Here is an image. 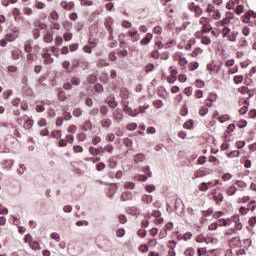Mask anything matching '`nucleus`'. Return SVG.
Masks as SVG:
<instances>
[{"label": "nucleus", "mask_w": 256, "mask_h": 256, "mask_svg": "<svg viewBox=\"0 0 256 256\" xmlns=\"http://www.w3.org/2000/svg\"><path fill=\"white\" fill-rule=\"evenodd\" d=\"M61 130H54L51 132L50 137H52V139H61Z\"/></svg>", "instance_id": "24"}, {"label": "nucleus", "mask_w": 256, "mask_h": 256, "mask_svg": "<svg viewBox=\"0 0 256 256\" xmlns=\"http://www.w3.org/2000/svg\"><path fill=\"white\" fill-rule=\"evenodd\" d=\"M237 127H239V129H245V127H247V120H240L237 122Z\"/></svg>", "instance_id": "43"}, {"label": "nucleus", "mask_w": 256, "mask_h": 256, "mask_svg": "<svg viewBox=\"0 0 256 256\" xmlns=\"http://www.w3.org/2000/svg\"><path fill=\"white\" fill-rule=\"evenodd\" d=\"M71 83L72 85H74V87H79V85H81V79L79 77H72L71 79Z\"/></svg>", "instance_id": "31"}, {"label": "nucleus", "mask_w": 256, "mask_h": 256, "mask_svg": "<svg viewBox=\"0 0 256 256\" xmlns=\"http://www.w3.org/2000/svg\"><path fill=\"white\" fill-rule=\"evenodd\" d=\"M5 39L6 41L13 42L15 39H17V36L15 34H7Z\"/></svg>", "instance_id": "51"}, {"label": "nucleus", "mask_w": 256, "mask_h": 256, "mask_svg": "<svg viewBox=\"0 0 256 256\" xmlns=\"http://www.w3.org/2000/svg\"><path fill=\"white\" fill-rule=\"evenodd\" d=\"M113 117L116 123H121V121H123V112H121V109H116L113 113Z\"/></svg>", "instance_id": "11"}, {"label": "nucleus", "mask_w": 256, "mask_h": 256, "mask_svg": "<svg viewBox=\"0 0 256 256\" xmlns=\"http://www.w3.org/2000/svg\"><path fill=\"white\" fill-rule=\"evenodd\" d=\"M35 7H36V9H45V3H43L39 0H36L35 1Z\"/></svg>", "instance_id": "52"}, {"label": "nucleus", "mask_w": 256, "mask_h": 256, "mask_svg": "<svg viewBox=\"0 0 256 256\" xmlns=\"http://www.w3.org/2000/svg\"><path fill=\"white\" fill-rule=\"evenodd\" d=\"M50 239H53V241H56V243H59L61 241V235L59 233L54 232L50 235Z\"/></svg>", "instance_id": "30"}, {"label": "nucleus", "mask_w": 256, "mask_h": 256, "mask_svg": "<svg viewBox=\"0 0 256 256\" xmlns=\"http://www.w3.org/2000/svg\"><path fill=\"white\" fill-rule=\"evenodd\" d=\"M124 105V110L126 111V113H128V115H130L131 117H137V115H139V113H141V112H139V110H137V109H132V108H129L128 106H127V104H123Z\"/></svg>", "instance_id": "12"}, {"label": "nucleus", "mask_w": 256, "mask_h": 256, "mask_svg": "<svg viewBox=\"0 0 256 256\" xmlns=\"http://www.w3.org/2000/svg\"><path fill=\"white\" fill-rule=\"evenodd\" d=\"M209 19H207L206 17H202V18H200V21H199V23H200V25H202V27H204L205 25H209L210 23H209Z\"/></svg>", "instance_id": "55"}, {"label": "nucleus", "mask_w": 256, "mask_h": 256, "mask_svg": "<svg viewBox=\"0 0 256 256\" xmlns=\"http://www.w3.org/2000/svg\"><path fill=\"white\" fill-rule=\"evenodd\" d=\"M196 241H197V243H209L207 241V238H205L203 235L197 236Z\"/></svg>", "instance_id": "54"}, {"label": "nucleus", "mask_w": 256, "mask_h": 256, "mask_svg": "<svg viewBox=\"0 0 256 256\" xmlns=\"http://www.w3.org/2000/svg\"><path fill=\"white\" fill-rule=\"evenodd\" d=\"M135 180L136 181H141L142 183H144V181H147V176H145V175H138V176H135Z\"/></svg>", "instance_id": "59"}, {"label": "nucleus", "mask_w": 256, "mask_h": 256, "mask_svg": "<svg viewBox=\"0 0 256 256\" xmlns=\"http://www.w3.org/2000/svg\"><path fill=\"white\" fill-rule=\"evenodd\" d=\"M121 201H133V192L125 191L121 195Z\"/></svg>", "instance_id": "13"}, {"label": "nucleus", "mask_w": 256, "mask_h": 256, "mask_svg": "<svg viewBox=\"0 0 256 256\" xmlns=\"http://www.w3.org/2000/svg\"><path fill=\"white\" fill-rule=\"evenodd\" d=\"M89 153H90V155H94L95 156V155H97L99 153V150L97 148L93 147V146H90Z\"/></svg>", "instance_id": "60"}, {"label": "nucleus", "mask_w": 256, "mask_h": 256, "mask_svg": "<svg viewBox=\"0 0 256 256\" xmlns=\"http://www.w3.org/2000/svg\"><path fill=\"white\" fill-rule=\"evenodd\" d=\"M217 118L220 123H225V121H229L231 119V116L229 114H224L219 116V111H214L213 113V119Z\"/></svg>", "instance_id": "3"}, {"label": "nucleus", "mask_w": 256, "mask_h": 256, "mask_svg": "<svg viewBox=\"0 0 256 256\" xmlns=\"http://www.w3.org/2000/svg\"><path fill=\"white\" fill-rule=\"evenodd\" d=\"M144 160H145V154L139 153L134 155V161H136V163H143Z\"/></svg>", "instance_id": "21"}, {"label": "nucleus", "mask_w": 256, "mask_h": 256, "mask_svg": "<svg viewBox=\"0 0 256 256\" xmlns=\"http://www.w3.org/2000/svg\"><path fill=\"white\" fill-rule=\"evenodd\" d=\"M62 27L66 30V31H71L72 28V24L69 21H64L62 23Z\"/></svg>", "instance_id": "40"}, {"label": "nucleus", "mask_w": 256, "mask_h": 256, "mask_svg": "<svg viewBox=\"0 0 256 256\" xmlns=\"http://www.w3.org/2000/svg\"><path fill=\"white\" fill-rule=\"evenodd\" d=\"M190 11H194L196 17H201L203 15V9L194 3L189 5Z\"/></svg>", "instance_id": "7"}, {"label": "nucleus", "mask_w": 256, "mask_h": 256, "mask_svg": "<svg viewBox=\"0 0 256 256\" xmlns=\"http://www.w3.org/2000/svg\"><path fill=\"white\" fill-rule=\"evenodd\" d=\"M175 247H177V242L175 240L169 241V252L168 256H175Z\"/></svg>", "instance_id": "16"}, {"label": "nucleus", "mask_w": 256, "mask_h": 256, "mask_svg": "<svg viewBox=\"0 0 256 256\" xmlns=\"http://www.w3.org/2000/svg\"><path fill=\"white\" fill-rule=\"evenodd\" d=\"M142 201H143V203H147L149 205L150 203H153V196L144 194V195H142Z\"/></svg>", "instance_id": "19"}, {"label": "nucleus", "mask_w": 256, "mask_h": 256, "mask_svg": "<svg viewBox=\"0 0 256 256\" xmlns=\"http://www.w3.org/2000/svg\"><path fill=\"white\" fill-rule=\"evenodd\" d=\"M211 187H213V182H202L199 184L198 189L199 191H209V189H211Z\"/></svg>", "instance_id": "10"}, {"label": "nucleus", "mask_w": 256, "mask_h": 256, "mask_svg": "<svg viewBox=\"0 0 256 256\" xmlns=\"http://www.w3.org/2000/svg\"><path fill=\"white\" fill-rule=\"evenodd\" d=\"M184 254H185L186 256H193V255H195V250H194L193 248H188V249L184 252Z\"/></svg>", "instance_id": "61"}, {"label": "nucleus", "mask_w": 256, "mask_h": 256, "mask_svg": "<svg viewBox=\"0 0 256 256\" xmlns=\"http://www.w3.org/2000/svg\"><path fill=\"white\" fill-rule=\"evenodd\" d=\"M153 33L155 35H161V33H163V27L161 26H156L153 28Z\"/></svg>", "instance_id": "46"}, {"label": "nucleus", "mask_w": 256, "mask_h": 256, "mask_svg": "<svg viewBox=\"0 0 256 256\" xmlns=\"http://www.w3.org/2000/svg\"><path fill=\"white\" fill-rule=\"evenodd\" d=\"M113 149L114 147L111 144L104 146V151H106L107 153H113Z\"/></svg>", "instance_id": "63"}, {"label": "nucleus", "mask_w": 256, "mask_h": 256, "mask_svg": "<svg viewBox=\"0 0 256 256\" xmlns=\"http://www.w3.org/2000/svg\"><path fill=\"white\" fill-rule=\"evenodd\" d=\"M203 53V48L196 47L193 51L192 57H197L198 55H201Z\"/></svg>", "instance_id": "38"}, {"label": "nucleus", "mask_w": 256, "mask_h": 256, "mask_svg": "<svg viewBox=\"0 0 256 256\" xmlns=\"http://www.w3.org/2000/svg\"><path fill=\"white\" fill-rule=\"evenodd\" d=\"M238 71H239V66L234 65L228 69V74L235 75V73H237Z\"/></svg>", "instance_id": "34"}, {"label": "nucleus", "mask_w": 256, "mask_h": 256, "mask_svg": "<svg viewBox=\"0 0 256 256\" xmlns=\"http://www.w3.org/2000/svg\"><path fill=\"white\" fill-rule=\"evenodd\" d=\"M123 187H124V189L133 190V189H135V183L126 181V182H124Z\"/></svg>", "instance_id": "29"}, {"label": "nucleus", "mask_w": 256, "mask_h": 256, "mask_svg": "<svg viewBox=\"0 0 256 256\" xmlns=\"http://www.w3.org/2000/svg\"><path fill=\"white\" fill-rule=\"evenodd\" d=\"M235 5H239V0L229 1L226 4L227 9H235Z\"/></svg>", "instance_id": "27"}, {"label": "nucleus", "mask_w": 256, "mask_h": 256, "mask_svg": "<svg viewBox=\"0 0 256 256\" xmlns=\"http://www.w3.org/2000/svg\"><path fill=\"white\" fill-rule=\"evenodd\" d=\"M202 45H211V39L207 36L202 37L201 39Z\"/></svg>", "instance_id": "49"}, {"label": "nucleus", "mask_w": 256, "mask_h": 256, "mask_svg": "<svg viewBox=\"0 0 256 256\" xmlns=\"http://www.w3.org/2000/svg\"><path fill=\"white\" fill-rule=\"evenodd\" d=\"M209 195H212V199L213 201L216 202L217 205H221V202H223V195L221 193H218L215 195V189H212L210 192H209Z\"/></svg>", "instance_id": "4"}, {"label": "nucleus", "mask_w": 256, "mask_h": 256, "mask_svg": "<svg viewBox=\"0 0 256 256\" xmlns=\"http://www.w3.org/2000/svg\"><path fill=\"white\" fill-rule=\"evenodd\" d=\"M239 155H240L239 150H234V151H232V152H229V153L227 154V157L233 158V157H239Z\"/></svg>", "instance_id": "53"}, {"label": "nucleus", "mask_w": 256, "mask_h": 256, "mask_svg": "<svg viewBox=\"0 0 256 256\" xmlns=\"http://www.w3.org/2000/svg\"><path fill=\"white\" fill-rule=\"evenodd\" d=\"M175 61H178L179 65H181V67H185V65H187V63H188L187 58H185V56L181 53L175 54Z\"/></svg>", "instance_id": "6"}, {"label": "nucleus", "mask_w": 256, "mask_h": 256, "mask_svg": "<svg viewBox=\"0 0 256 256\" xmlns=\"http://www.w3.org/2000/svg\"><path fill=\"white\" fill-rule=\"evenodd\" d=\"M73 115L74 117H81L83 115V110H81V108H76L73 111Z\"/></svg>", "instance_id": "50"}, {"label": "nucleus", "mask_w": 256, "mask_h": 256, "mask_svg": "<svg viewBox=\"0 0 256 256\" xmlns=\"http://www.w3.org/2000/svg\"><path fill=\"white\" fill-rule=\"evenodd\" d=\"M30 249H33L34 251H39L41 249V246L39 245V242L33 241L29 244Z\"/></svg>", "instance_id": "26"}, {"label": "nucleus", "mask_w": 256, "mask_h": 256, "mask_svg": "<svg viewBox=\"0 0 256 256\" xmlns=\"http://www.w3.org/2000/svg\"><path fill=\"white\" fill-rule=\"evenodd\" d=\"M74 153H83V148L79 145L73 146Z\"/></svg>", "instance_id": "64"}, {"label": "nucleus", "mask_w": 256, "mask_h": 256, "mask_svg": "<svg viewBox=\"0 0 256 256\" xmlns=\"http://www.w3.org/2000/svg\"><path fill=\"white\" fill-rule=\"evenodd\" d=\"M152 217H155L154 219L155 225H161L163 223V218L161 217V211L155 210L152 213Z\"/></svg>", "instance_id": "8"}, {"label": "nucleus", "mask_w": 256, "mask_h": 256, "mask_svg": "<svg viewBox=\"0 0 256 256\" xmlns=\"http://www.w3.org/2000/svg\"><path fill=\"white\" fill-rule=\"evenodd\" d=\"M213 27H211V24H206L205 26H202V33H209Z\"/></svg>", "instance_id": "44"}, {"label": "nucleus", "mask_w": 256, "mask_h": 256, "mask_svg": "<svg viewBox=\"0 0 256 256\" xmlns=\"http://www.w3.org/2000/svg\"><path fill=\"white\" fill-rule=\"evenodd\" d=\"M127 129H128V131H135V129H137V123L132 122V123L128 124Z\"/></svg>", "instance_id": "57"}, {"label": "nucleus", "mask_w": 256, "mask_h": 256, "mask_svg": "<svg viewBox=\"0 0 256 256\" xmlns=\"http://www.w3.org/2000/svg\"><path fill=\"white\" fill-rule=\"evenodd\" d=\"M231 223H234L236 231H241L243 229V224L238 214L231 218Z\"/></svg>", "instance_id": "2"}, {"label": "nucleus", "mask_w": 256, "mask_h": 256, "mask_svg": "<svg viewBox=\"0 0 256 256\" xmlns=\"http://www.w3.org/2000/svg\"><path fill=\"white\" fill-rule=\"evenodd\" d=\"M220 225H223L224 227H229V225H231V218H227V219H219L218 220Z\"/></svg>", "instance_id": "28"}, {"label": "nucleus", "mask_w": 256, "mask_h": 256, "mask_svg": "<svg viewBox=\"0 0 256 256\" xmlns=\"http://www.w3.org/2000/svg\"><path fill=\"white\" fill-rule=\"evenodd\" d=\"M235 22V15L232 12H227L225 18L215 23V30L220 33L222 39H226L230 43H235L239 32L229 28L231 23Z\"/></svg>", "instance_id": "1"}, {"label": "nucleus", "mask_w": 256, "mask_h": 256, "mask_svg": "<svg viewBox=\"0 0 256 256\" xmlns=\"http://www.w3.org/2000/svg\"><path fill=\"white\" fill-rule=\"evenodd\" d=\"M152 40H153V34L147 33V34L145 35V37H143V38L140 40V45H142V46L149 45V43H151Z\"/></svg>", "instance_id": "9"}, {"label": "nucleus", "mask_w": 256, "mask_h": 256, "mask_svg": "<svg viewBox=\"0 0 256 256\" xmlns=\"http://www.w3.org/2000/svg\"><path fill=\"white\" fill-rule=\"evenodd\" d=\"M11 54H12V59L17 60L21 55V50H18V49L12 50Z\"/></svg>", "instance_id": "36"}, {"label": "nucleus", "mask_w": 256, "mask_h": 256, "mask_svg": "<svg viewBox=\"0 0 256 256\" xmlns=\"http://www.w3.org/2000/svg\"><path fill=\"white\" fill-rule=\"evenodd\" d=\"M128 37H131L133 43L141 39V35H139V32L135 28L132 31H128Z\"/></svg>", "instance_id": "5"}, {"label": "nucleus", "mask_w": 256, "mask_h": 256, "mask_svg": "<svg viewBox=\"0 0 256 256\" xmlns=\"http://www.w3.org/2000/svg\"><path fill=\"white\" fill-rule=\"evenodd\" d=\"M43 41H44V43H52V42H53V34H51V33H46V34L43 36Z\"/></svg>", "instance_id": "23"}, {"label": "nucleus", "mask_w": 256, "mask_h": 256, "mask_svg": "<svg viewBox=\"0 0 256 256\" xmlns=\"http://www.w3.org/2000/svg\"><path fill=\"white\" fill-rule=\"evenodd\" d=\"M13 165H15V161L13 160H4L2 162V168L6 169V171H11Z\"/></svg>", "instance_id": "14"}, {"label": "nucleus", "mask_w": 256, "mask_h": 256, "mask_svg": "<svg viewBox=\"0 0 256 256\" xmlns=\"http://www.w3.org/2000/svg\"><path fill=\"white\" fill-rule=\"evenodd\" d=\"M42 59H43V63H45V65H51V63H53V57H51V54H49V53H43Z\"/></svg>", "instance_id": "15"}, {"label": "nucleus", "mask_w": 256, "mask_h": 256, "mask_svg": "<svg viewBox=\"0 0 256 256\" xmlns=\"http://www.w3.org/2000/svg\"><path fill=\"white\" fill-rule=\"evenodd\" d=\"M33 241V236H31V234H26L24 237V243H27L28 245H30Z\"/></svg>", "instance_id": "47"}, {"label": "nucleus", "mask_w": 256, "mask_h": 256, "mask_svg": "<svg viewBox=\"0 0 256 256\" xmlns=\"http://www.w3.org/2000/svg\"><path fill=\"white\" fill-rule=\"evenodd\" d=\"M235 193H237V187L231 185L226 189V195H228L229 197H233V195H235Z\"/></svg>", "instance_id": "18"}, {"label": "nucleus", "mask_w": 256, "mask_h": 256, "mask_svg": "<svg viewBox=\"0 0 256 256\" xmlns=\"http://www.w3.org/2000/svg\"><path fill=\"white\" fill-rule=\"evenodd\" d=\"M243 75H237V76H234L233 78V81L236 85H240V83H243Z\"/></svg>", "instance_id": "32"}, {"label": "nucleus", "mask_w": 256, "mask_h": 256, "mask_svg": "<svg viewBox=\"0 0 256 256\" xmlns=\"http://www.w3.org/2000/svg\"><path fill=\"white\" fill-rule=\"evenodd\" d=\"M108 167L110 168V169H115V167H117V162L115 161V160H113V158H110L109 160H108Z\"/></svg>", "instance_id": "45"}, {"label": "nucleus", "mask_w": 256, "mask_h": 256, "mask_svg": "<svg viewBox=\"0 0 256 256\" xmlns=\"http://www.w3.org/2000/svg\"><path fill=\"white\" fill-rule=\"evenodd\" d=\"M117 191H118L117 184H113V186L110 188V192L108 193V197L110 199H113V197L115 196V193H117Z\"/></svg>", "instance_id": "20"}, {"label": "nucleus", "mask_w": 256, "mask_h": 256, "mask_svg": "<svg viewBox=\"0 0 256 256\" xmlns=\"http://www.w3.org/2000/svg\"><path fill=\"white\" fill-rule=\"evenodd\" d=\"M196 41L194 38H191L190 40H188L187 44H186V51H191V49H193V45H195Z\"/></svg>", "instance_id": "25"}, {"label": "nucleus", "mask_w": 256, "mask_h": 256, "mask_svg": "<svg viewBox=\"0 0 256 256\" xmlns=\"http://www.w3.org/2000/svg\"><path fill=\"white\" fill-rule=\"evenodd\" d=\"M117 237H125V228H119L116 232Z\"/></svg>", "instance_id": "58"}, {"label": "nucleus", "mask_w": 256, "mask_h": 256, "mask_svg": "<svg viewBox=\"0 0 256 256\" xmlns=\"http://www.w3.org/2000/svg\"><path fill=\"white\" fill-rule=\"evenodd\" d=\"M50 19H52V21H58L59 20V13H57V11H52L50 13Z\"/></svg>", "instance_id": "39"}, {"label": "nucleus", "mask_w": 256, "mask_h": 256, "mask_svg": "<svg viewBox=\"0 0 256 256\" xmlns=\"http://www.w3.org/2000/svg\"><path fill=\"white\" fill-rule=\"evenodd\" d=\"M195 69H199V62H191L189 64V71H195Z\"/></svg>", "instance_id": "41"}, {"label": "nucleus", "mask_w": 256, "mask_h": 256, "mask_svg": "<svg viewBox=\"0 0 256 256\" xmlns=\"http://www.w3.org/2000/svg\"><path fill=\"white\" fill-rule=\"evenodd\" d=\"M27 167H25V164H20L19 168L17 170L18 175H23V173H25Z\"/></svg>", "instance_id": "48"}, {"label": "nucleus", "mask_w": 256, "mask_h": 256, "mask_svg": "<svg viewBox=\"0 0 256 256\" xmlns=\"http://www.w3.org/2000/svg\"><path fill=\"white\" fill-rule=\"evenodd\" d=\"M194 124L195 122H193V120H188L184 123L183 127L184 129H192Z\"/></svg>", "instance_id": "37"}, {"label": "nucleus", "mask_w": 256, "mask_h": 256, "mask_svg": "<svg viewBox=\"0 0 256 256\" xmlns=\"http://www.w3.org/2000/svg\"><path fill=\"white\" fill-rule=\"evenodd\" d=\"M61 7L62 9H66V11H71L75 7V4L73 2L62 1Z\"/></svg>", "instance_id": "17"}, {"label": "nucleus", "mask_w": 256, "mask_h": 256, "mask_svg": "<svg viewBox=\"0 0 256 256\" xmlns=\"http://www.w3.org/2000/svg\"><path fill=\"white\" fill-rule=\"evenodd\" d=\"M210 15L215 19V21H219V19H221V11L219 10L212 12Z\"/></svg>", "instance_id": "35"}, {"label": "nucleus", "mask_w": 256, "mask_h": 256, "mask_svg": "<svg viewBox=\"0 0 256 256\" xmlns=\"http://www.w3.org/2000/svg\"><path fill=\"white\" fill-rule=\"evenodd\" d=\"M101 125H102L103 129H109V127H111V125H113V122L111 121V119H106L101 122Z\"/></svg>", "instance_id": "22"}, {"label": "nucleus", "mask_w": 256, "mask_h": 256, "mask_svg": "<svg viewBox=\"0 0 256 256\" xmlns=\"http://www.w3.org/2000/svg\"><path fill=\"white\" fill-rule=\"evenodd\" d=\"M137 235L138 237H141V239H145V237H147V230L139 229Z\"/></svg>", "instance_id": "42"}, {"label": "nucleus", "mask_w": 256, "mask_h": 256, "mask_svg": "<svg viewBox=\"0 0 256 256\" xmlns=\"http://www.w3.org/2000/svg\"><path fill=\"white\" fill-rule=\"evenodd\" d=\"M58 147H67L68 143L65 139H60L57 143Z\"/></svg>", "instance_id": "62"}, {"label": "nucleus", "mask_w": 256, "mask_h": 256, "mask_svg": "<svg viewBox=\"0 0 256 256\" xmlns=\"http://www.w3.org/2000/svg\"><path fill=\"white\" fill-rule=\"evenodd\" d=\"M155 189H156V187L153 184L147 185L145 187V191H147V193H153V191H155Z\"/></svg>", "instance_id": "56"}, {"label": "nucleus", "mask_w": 256, "mask_h": 256, "mask_svg": "<svg viewBox=\"0 0 256 256\" xmlns=\"http://www.w3.org/2000/svg\"><path fill=\"white\" fill-rule=\"evenodd\" d=\"M34 125L33 120L28 119L25 123H24V129L29 130L32 129Z\"/></svg>", "instance_id": "33"}]
</instances>
